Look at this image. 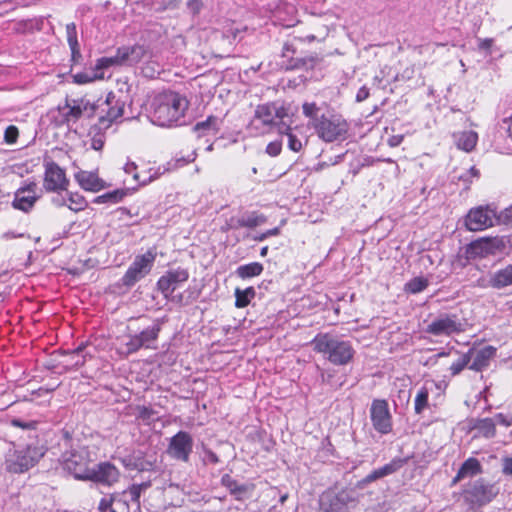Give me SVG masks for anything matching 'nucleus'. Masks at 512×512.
Listing matches in <instances>:
<instances>
[{
  "mask_svg": "<svg viewBox=\"0 0 512 512\" xmlns=\"http://www.w3.org/2000/svg\"><path fill=\"white\" fill-rule=\"evenodd\" d=\"M302 109H303V114L306 117H309L312 119V123L314 122L315 118H319L316 115V112L318 111V107L316 106L315 103H307L306 102L303 104Z\"/></svg>",
  "mask_w": 512,
  "mask_h": 512,
  "instance_id": "47",
  "label": "nucleus"
},
{
  "mask_svg": "<svg viewBox=\"0 0 512 512\" xmlns=\"http://www.w3.org/2000/svg\"><path fill=\"white\" fill-rule=\"evenodd\" d=\"M193 446L192 436L186 431H179L170 438L166 453L174 460L187 463L192 454Z\"/></svg>",
  "mask_w": 512,
  "mask_h": 512,
  "instance_id": "10",
  "label": "nucleus"
},
{
  "mask_svg": "<svg viewBox=\"0 0 512 512\" xmlns=\"http://www.w3.org/2000/svg\"><path fill=\"white\" fill-rule=\"evenodd\" d=\"M43 455V449L34 445L10 451L5 460L6 470L11 473H24L33 467Z\"/></svg>",
  "mask_w": 512,
  "mask_h": 512,
  "instance_id": "6",
  "label": "nucleus"
},
{
  "mask_svg": "<svg viewBox=\"0 0 512 512\" xmlns=\"http://www.w3.org/2000/svg\"><path fill=\"white\" fill-rule=\"evenodd\" d=\"M203 461L205 464H217L219 462V458L213 451L206 449L204 451Z\"/></svg>",
  "mask_w": 512,
  "mask_h": 512,
  "instance_id": "55",
  "label": "nucleus"
},
{
  "mask_svg": "<svg viewBox=\"0 0 512 512\" xmlns=\"http://www.w3.org/2000/svg\"><path fill=\"white\" fill-rule=\"evenodd\" d=\"M113 499H106L103 498L99 503V510L106 511L108 510L112 505Z\"/></svg>",
  "mask_w": 512,
  "mask_h": 512,
  "instance_id": "63",
  "label": "nucleus"
},
{
  "mask_svg": "<svg viewBox=\"0 0 512 512\" xmlns=\"http://www.w3.org/2000/svg\"><path fill=\"white\" fill-rule=\"evenodd\" d=\"M219 127H218V119L217 117L215 116H209L206 120L204 121H201V122H198L195 126H194V130L196 132H207V131H210V130H213V131H218Z\"/></svg>",
  "mask_w": 512,
  "mask_h": 512,
  "instance_id": "35",
  "label": "nucleus"
},
{
  "mask_svg": "<svg viewBox=\"0 0 512 512\" xmlns=\"http://www.w3.org/2000/svg\"><path fill=\"white\" fill-rule=\"evenodd\" d=\"M69 47L71 49L72 61L74 63H78L82 57L81 53H80L79 44H76L75 46H69Z\"/></svg>",
  "mask_w": 512,
  "mask_h": 512,
  "instance_id": "60",
  "label": "nucleus"
},
{
  "mask_svg": "<svg viewBox=\"0 0 512 512\" xmlns=\"http://www.w3.org/2000/svg\"><path fill=\"white\" fill-rule=\"evenodd\" d=\"M467 354L471 356L469 368L474 371H482L489 365L490 360L494 358L496 349L492 346H485L478 350L471 349Z\"/></svg>",
  "mask_w": 512,
  "mask_h": 512,
  "instance_id": "22",
  "label": "nucleus"
},
{
  "mask_svg": "<svg viewBox=\"0 0 512 512\" xmlns=\"http://www.w3.org/2000/svg\"><path fill=\"white\" fill-rule=\"evenodd\" d=\"M67 41L69 46H75L78 43L76 25L69 23L66 25Z\"/></svg>",
  "mask_w": 512,
  "mask_h": 512,
  "instance_id": "45",
  "label": "nucleus"
},
{
  "mask_svg": "<svg viewBox=\"0 0 512 512\" xmlns=\"http://www.w3.org/2000/svg\"><path fill=\"white\" fill-rule=\"evenodd\" d=\"M255 296V290L253 287L246 288L245 290H241L237 288L235 290V305L238 308L246 307L252 298Z\"/></svg>",
  "mask_w": 512,
  "mask_h": 512,
  "instance_id": "32",
  "label": "nucleus"
},
{
  "mask_svg": "<svg viewBox=\"0 0 512 512\" xmlns=\"http://www.w3.org/2000/svg\"><path fill=\"white\" fill-rule=\"evenodd\" d=\"M263 266L258 262H252L246 265H241L237 268L236 273L240 278H250L258 276L262 273Z\"/></svg>",
  "mask_w": 512,
  "mask_h": 512,
  "instance_id": "30",
  "label": "nucleus"
},
{
  "mask_svg": "<svg viewBox=\"0 0 512 512\" xmlns=\"http://www.w3.org/2000/svg\"><path fill=\"white\" fill-rule=\"evenodd\" d=\"M503 247V242L497 238H482L474 241L469 246V254L474 257H486L496 254Z\"/></svg>",
  "mask_w": 512,
  "mask_h": 512,
  "instance_id": "19",
  "label": "nucleus"
},
{
  "mask_svg": "<svg viewBox=\"0 0 512 512\" xmlns=\"http://www.w3.org/2000/svg\"><path fill=\"white\" fill-rule=\"evenodd\" d=\"M312 345L316 352L323 354L334 365H346L354 356V349L350 342L329 334H318L313 339Z\"/></svg>",
  "mask_w": 512,
  "mask_h": 512,
  "instance_id": "3",
  "label": "nucleus"
},
{
  "mask_svg": "<svg viewBox=\"0 0 512 512\" xmlns=\"http://www.w3.org/2000/svg\"><path fill=\"white\" fill-rule=\"evenodd\" d=\"M266 222V217L260 214H257L255 212L250 213L248 215H243L240 218H231L228 226L230 228H241V227H248V228H254L259 225H262Z\"/></svg>",
  "mask_w": 512,
  "mask_h": 512,
  "instance_id": "25",
  "label": "nucleus"
},
{
  "mask_svg": "<svg viewBox=\"0 0 512 512\" xmlns=\"http://www.w3.org/2000/svg\"><path fill=\"white\" fill-rule=\"evenodd\" d=\"M369 97V89L366 86H362L357 94H356V101L362 102L366 100Z\"/></svg>",
  "mask_w": 512,
  "mask_h": 512,
  "instance_id": "59",
  "label": "nucleus"
},
{
  "mask_svg": "<svg viewBox=\"0 0 512 512\" xmlns=\"http://www.w3.org/2000/svg\"><path fill=\"white\" fill-rule=\"evenodd\" d=\"M84 347L79 346L76 350L70 353L72 365L79 367L85 363V355L82 354Z\"/></svg>",
  "mask_w": 512,
  "mask_h": 512,
  "instance_id": "43",
  "label": "nucleus"
},
{
  "mask_svg": "<svg viewBox=\"0 0 512 512\" xmlns=\"http://www.w3.org/2000/svg\"><path fill=\"white\" fill-rule=\"evenodd\" d=\"M401 464L400 461H392L383 467H380L379 470L381 471V474L383 477L390 475L394 472H396L400 468Z\"/></svg>",
  "mask_w": 512,
  "mask_h": 512,
  "instance_id": "49",
  "label": "nucleus"
},
{
  "mask_svg": "<svg viewBox=\"0 0 512 512\" xmlns=\"http://www.w3.org/2000/svg\"><path fill=\"white\" fill-rule=\"evenodd\" d=\"M118 478V469L108 462H103L98 464L96 468L90 469L88 477L85 480H92L102 484L112 485L118 481Z\"/></svg>",
  "mask_w": 512,
  "mask_h": 512,
  "instance_id": "17",
  "label": "nucleus"
},
{
  "mask_svg": "<svg viewBox=\"0 0 512 512\" xmlns=\"http://www.w3.org/2000/svg\"><path fill=\"white\" fill-rule=\"evenodd\" d=\"M68 179L65 171L55 162L45 163L44 183L43 186L48 192H59L66 190Z\"/></svg>",
  "mask_w": 512,
  "mask_h": 512,
  "instance_id": "14",
  "label": "nucleus"
},
{
  "mask_svg": "<svg viewBox=\"0 0 512 512\" xmlns=\"http://www.w3.org/2000/svg\"><path fill=\"white\" fill-rule=\"evenodd\" d=\"M138 417L144 421L153 419L154 411L146 406L137 407Z\"/></svg>",
  "mask_w": 512,
  "mask_h": 512,
  "instance_id": "53",
  "label": "nucleus"
},
{
  "mask_svg": "<svg viewBox=\"0 0 512 512\" xmlns=\"http://www.w3.org/2000/svg\"><path fill=\"white\" fill-rule=\"evenodd\" d=\"M37 421H23L20 419H12L11 425L21 429L34 430L37 427Z\"/></svg>",
  "mask_w": 512,
  "mask_h": 512,
  "instance_id": "46",
  "label": "nucleus"
},
{
  "mask_svg": "<svg viewBox=\"0 0 512 512\" xmlns=\"http://www.w3.org/2000/svg\"><path fill=\"white\" fill-rule=\"evenodd\" d=\"M490 285L497 289L512 285V264L494 273Z\"/></svg>",
  "mask_w": 512,
  "mask_h": 512,
  "instance_id": "28",
  "label": "nucleus"
},
{
  "mask_svg": "<svg viewBox=\"0 0 512 512\" xmlns=\"http://www.w3.org/2000/svg\"><path fill=\"white\" fill-rule=\"evenodd\" d=\"M313 127L318 137L324 142L330 143L344 139L348 133V122L338 114H322L315 118Z\"/></svg>",
  "mask_w": 512,
  "mask_h": 512,
  "instance_id": "5",
  "label": "nucleus"
},
{
  "mask_svg": "<svg viewBox=\"0 0 512 512\" xmlns=\"http://www.w3.org/2000/svg\"><path fill=\"white\" fill-rule=\"evenodd\" d=\"M403 141L402 135H393L388 139V145L390 147H397L399 146Z\"/></svg>",
  "mask_w": 512,
  "mask_h": 512,
  "instance_id": "61",
  "label": "nucleus"
},
{
  "mask_svg": "<svg viewBox=\"0 0 512 512\" xmlns=\"http://www.w3.org/2000/svg\"><path fill=\"white\" fill-rule=\"evenodd\" d=\"M502 472L505 475H512V457L503 459Z\"/></svg>",
  "mask_w": 512,
  "mask_h": 512,
  "instance_id": "58",
  "label": "nucleus"
},
{
  "mask_svg": "<svg viewBox=\"0 0 512 512\" xmlns=\"http://www.w3.org/2000/svg\"><path fill=\"white\" fill-rule=\"evenodd\" d=\"M360 494L354 488L329 490L322 494L320 505L324 512H351L356 508Z\"/></svg>",
  "mask_w": 512,
  "mask_h": 512,
  "instance_id": "4",
  "label": "nucleus"
},
{
  "mask_svg": "<svg viewBox=\"0 0 512 512\" xmlns=\"http://www.w3.org/2000/svg\"><path fill=\"white\" fill-rule=\"evenodd\" d=\"M73 82L76 84H87L93 82L96 79L103 78V75H97L96 73L80 72L72 76Z\"/></svg>",
  "mask_w": 512,
  "mask_h": 512,
  "instance_id": "41",
  "label": "nucleus"
},
{
  "mask_svg": "<svg viewBox=\"0 0 512 512\" xmlns=\"http://www.w3.org/2000/svg\"><path fill=\"white\" fill-rule=\"evenodd\" d=\"M471 430L477 431V435L490 439L496 435L495 420L492 418H474L469 421Z\"/></svg>",
  "mask_w": 512,
  "mask_h": 512,
  "instance_id": "24",
  "label": "nucleus"
},
{
  "mask_svg": "<svg viewBox=\"0 0 512 512\" xmlns=\"http://www.w3.org/2000/svg\"><path fill=\"white\" fill-rule=\"evenodd\" d=\"M126 196V190L117 189L111 192H107L94 199V203H119Z\"/></svg>",
  "mask_w": 512,
  "mask_h": 512,
  "instance_id": "31",
  "label": "nucleus"
},
{
  "mask_svg": "<svg viewBox=\"0 0 512 512\" xmlns=\"http://www.w3.org/2000/svg\"><path fill=\"white\" fill-rule=\"evenodd\" d=\"M189 274L184 269L172 270L160 277L157 282L158 289L168 297L172 294L179 283L188 280Z\"/></svg>",
  "mask_w": 512,
  "mask_h": 512,
  "instance_id": "18",
  "label": "nucleus"
},
{
  "mask_svg": "<svg viewBox=\"0 0 512 512\" xmlns=\"http://www.w3.org/2000/svg\"><path fill=\"white\" fill-rule=\"evenodd\" d=\"M68 203L66 204L69 209L73 211H81L84 210L87 206L86 200L83 196L77 194V193H71L67 199Z\"/></svg>",
  "mask_w": 512,
  "mask_h": 512,
  "instance_id": "34",
  "label": "nucleus"
},
{
  "mask_svg": "<svg viewBox=\"0 0 512 512\" xmlns=\"http://www.w3.org/2000/svg\"><path fill=\"white\" fill-rule=\"evenodd\" d=\"M89 459L85 450H70L62 455V463L65 470L73 474L76 479L85 480L90 470Z\"/></svg>",
  "mask_w": 512,
  "mask_h": 512,
  "instance_id": "11",
  "label": "nucleus"
},
{
  "mask_svg": "<svg viewBox=\"0 0 512 512\" xmlns=\"http://www.w3.org/2000/svg\"><path fill=\"white\" fill-rule=\"evenodd\" d=\"M189 107L186 97L173 91L156 95L152 102V121L161 127H170L181 120Z\"/></svg>",
  "mask_w": 512,
  "mask_h": 512,
  "instance_id": "1",
  "label": "nucleus"
},
{
  "mask_svg": "<svg viewBox=\"0 0 512 512\" xmlns=\"http://www.w3.org/2000/svg\"><path fill=\"white\" fill-rule=\"evenodd\" d=\"M63 122L76 123L80 118L92 117L96 112V106L85 98L66 99L63 106H59Z\"/></svg>",
  "mask_w": 512,
  "mask_h": 512,
  "instance_id": "9",
  "label": "nucleus"
},
{
  "mask_svg": "<svg viewBox=\"0 0 512 512\" xmlns=\"http://www.w3.org/2000/svg\"><path fill=\"white\" fill-rule=\"evenodd\" d=\"M119 52L120 66H133L141 62L148 55V49L139 44L122 46Z\"/></svg>",
  "mask_w": 512,
  "mask_h": 512,
  "instance_id": "21",
  "label": "nucleus"
},
{
  "mask_svg": "<svg viewBox=\"0 0 512 512\" xmlns=\"http://www.w3.org/2000/svg\"><path fill=\"white\" fill-rule=\"evenodd\" d=\"M287 117V110L282 105L277 103L260 104L254 111L249 127L260 134L268 133L276 128L282 134L284 130H288V124L285 121Z\"/></svg>",
  "mask_w": 512,
  "mask_h": 512,
  "instance_id": "2",
  "label": "nucleus"
},
{
  "mask_svg": "<svg viewBox=\"0 0 512 512\" xmlns=\"http://www.w3.org/2000/svg\"><path fill=\"white\" fill-rule=\"evenodd\" d=\"M222 484L226 486L232 493H240L245 491L243 487L238 486L235 480H233L229 475H224L221 479Z\"/></svg>",
  "mask_w": 512,
  "mask_h": 512,
  "instance_id": "44",
  "label": "nucleus"
},
{
  "mask_svg": "<svg viewBox=\"0 0 512 512\" xmlns=\"http://www.w3.org/2000/svg\"><path fill=\"white\" fill-rule=\"evenodd\" d=\"M428 286V281L421 277H416L410 280L406 286V291L416 294L423 291Z\"/></svg>",
  "mask_w": 512,
  "mask_h": 512,
  "instance_id": "36",
  "label": "nucleus"
},
{
  "mask_svg": "<svg viewBox=\"0 0 512 512\" xmlns=\"http://www.w3.org/2000/svg\"><path fill=\"white\" fill-rule=\"evenodd\" d=\"M75 179L87 191L97 192L105 187V182L94 172L79 171L75 174Z\"/></svg>",
  "mask_w": 512,
  "mask_h": 512,
  "instance_id": "23",
  "label": "nucleus"
},
{
  "mask_svg": "<svg viewBox=\"0 0 512 512\" xmlns=\"http://www.w3.org/2000/svg\"><path fill=\"white\" fill-rule=\"evenodd\" d=\"M465 331V323L456 314L442 313L431 320L426 332L436 337L451 336Z\"/></svg>",
  "mask_w": 512,
  "mask_h": 512,
  "instance_id": "8",
  "label": "nucleus"
},
{
  "mask_svg": "<svg viewBox=\"0 0 512 512\" xmlns=\"http://www.w3.org/2000/svg\"><path fill=\"white\" fill-rule=\"evenodd\" d=\"M160 330L161 326L157 323L137 334L142 343V347L155 349L156 346H153L152 344L157 340Z\"/></svg>",
  "mask_w": 512,
  "mask_h": 512,
  "instance_id": "29",
  "label": "nucleus"
},
{
  "mask_svg": "<svg viewBox=\"0 0 512 512\" xmlns=\"http://www.w3.org/2000/svg\"><path fill=\"white\" fill-rule=\"evenodd\" d=\"M156 256L155 249H149L144 254L137 255L123 275L122 284L131 287L148 275L154 265Z\"/></svg>",
  "mask_w": 512,
  "mask_h": 512,
  "instance_id": "7",
  "label": "nucleus"
},
{
  "mask_svg": "<svg viewBox=\"0 0 512 512\" xmlns=\"http://www.w3.org/2000/svg\"><path fill=\"white\" fill-rule=\"evenodd\" d=\"M370 418L373 427L381 434H387L392 430V417L386 400L375 399L370 408Z\"/></svg>",
  "mask_w": 512,
  "mask_h": 512,
  "instance_id": "13",
  "label": "nucleus"
},
{
  "mask_svg": "<svg viewBox=\"0 0 512 512\" xmlns=\"http://www.w3.org/2000/svg\"><path fill=\"white\" fill-rule=\"evenodd\" d=\"M497 221H501L506 225L512 226V206L501 212L497 217Z\"/></svg>",
  "mask_w": 512,
  "mask_h": 512,
  "instance_id": "54",
  "label": "nucleus"
},
{
  "mask_svg": "<svg viewBox=\"0 0 512 512\" xmlns=\"http://www.w3.org/2000/svg\"><path fill=\"white\" fill-rule=\"evenodd\" d=\"M282 134H286L288 138V147L290 150L294 152H299L302 147V141L297 137L295 133L292 132L291 128L288 126V130H284Z\"/></svg>",
  "mask_w": 512,
  "mask_h": 512,
  "instance_id": "40",
  "label": "nucleus"
},
{
  "mask_svg": "<svg viewBox=\"0 0 512 512\" xmlns=\"http://www.w3.org/2000/svg\"><path fill=\"white\" fill-rule=\"evenodd\" d=\"M454 137L457 147L466 152L472 151L478 140L477 133L471 130L455 134Z\"/></svg>",
  "mask_w": 512,
  "mask_h": 512,
  "instance_id": "27",
  "label": "nucleus"
},
{
  "mask_svg": "<svg viewBox=\"0 0 512 512\" xmlns=\"http://www.w3.org/2000/svg\"><path fill=\"white\" fill-rule=\"evenodd\" d=\"M471 361V356L469 354H463L461 357L452 363L450 366V371L453 376L458 375L465 367L469 365Z\"/></svg>",
  "mask_w": 512,
  "mask_h": 512,
  "instance_id": "38",
  "label": "nucleus"
},
{
  "mask_svg": "<svg viewBox=\"0 0 512 512\" xmlns=\"http://www.w3.org/2000/svg\"><path fill=\"white\" fill-rule=\"evenodd\" d=\"M497 221L496 212L490 207L479 206L469 211L466 216L465 225L470 231H482L492 227Z\"/></svg>",
  "mask_w": 512,
  "mask_h": 512,
  "instance_id": "12",
  "label": "nucleus"
},
{
  "mask_svg": "<svg viewBox=\"0 0 512 512\" xmlns=\"http://www.w3.org/2000/svg\"><path fill=\"white\" fill-rule=\"evenodd\" d=\"M17 137H18V129L13 125L8 126L5 130V135H4L5 141L7 143L11 144V143L16 142Z\"/></svg>",
  "mask_w": 512,
  "mask_h": 512,
  "instance_id": "51",
  "label": "nucleus"
},
{
  "mask_svg": "<svg viewBox=\"0 0 512 512\" xmlns=\"http://www.w3.org/2000/svg\"><path fill=\"white\" fill-rule=\"evenodd\" d=\"M480 471H481V465H480L479 461L475 458H469L462 464V466L458 470L457 475L453 479V484H455L467 477H472V476L480 473Z\"/></svg>",
  "mask_w": 512,
  "mask_h": 512,
  "instance_id": "26",
  "label": "nucleus"
},
{
  "mask_svg": "<svg viewBox=\"0 0 512 512\" xmlns=\"http://www.w3.org/2000/svg\"><path fill=\"white\" fill-rule=\"evenodd\" d=\"M492 419L495 420V425L501 424L505 427H509L512 425V416L511 415H505L503 413H498Z\"/></svg>",
  "mask_w": 512,
  "mask_h": 512,
  "instance_id": "52",
  "label": "nucleus"
},
{
  "mask_svg": "<svg viewBox=\"0 0 512 512\" xmlns=\"http://www.w3.org/2000/svg\"><path fill=\"white\" fill-rule=\"evenodd\" d=\"M429 390L422 387L418 390L414 400V410L416 414H421L428 407Z\"/></svg>",
  "mask_w": 512,
  "mask_h": 512,
  "instance_id": "33",
  "label": "nucleus"
},
{
  "mask_svg": "<svg viewBox=\"0 0 512 512\" xmlns=\"http://www.w3.org/2000/svg\"><path fill=\"white\" fill-rule=\"evenodd\" d=\"M37 189V184L34 182L19 188L15 193V197L12 203L13 207L15 209L28 212L39 198Z\"/></svg>",
  "mask_w": 512,
  "mask_h": 512,
  "instance_id": "15",
  "label": "nucleus"
},
{
  "mask_svg": "<svg viewBox=\"0 0 512 512\" xmlns=\"http://www.w3.org/2000/svg\"><path fill=\"white\" fill-rule=\"evenodd\" d=\"M282 150V143L280 141L270 142L266 147V152L272 156H278Z\"/></svg>",
  "mask_w": 512,
  "mask_h": 512,
  "instance_id": "50",
  "label": "nucleus"
},
{
  "mask_svg": "<svg viewBox=\"0 0 512 512\" xmlns=\"http://www.w3.org/2000/svg\"><path fill=\"white\" fill-rule=\"evenodd\" d=\"M149 487L147 483L134 484L124 493L130 497L132 502L138 503L141 493Z\"/></svg>",
  "mask_w": 512,
  "mask_h": 512,
  "instance_id": "39",
  "label": "nucleus"
},
{
  "mask_svg": "<svg viewBox=\"0 0 512 512\" xmlns=\"http://www.w3.org/2000/svg\"><path fill=\"white\" fill-rule=\"evenodd\" d=\"M493 44V39L491 38H485V39H479L478 47L481 50H489Z\"/></svg>",
  "mask_w": 512,
  "mask_h": 512,
  "instance_id": "62",
  "label": "nucleus"
},
{
  "mask_svg": "<svg viewBox=\"0 0 512 512\" xmlns=\"http://www.w3.org/2000/svg\"><path fill=\"white\" fill-rule=\"evenodd\" d=\"M142 348V343L137 335L130 336L128 340L122 344L121 350L123 353L131 354Z\"/></svg>",
  "mask_w": 512,
  "mask_h": 512,
  "instance_id": "37",
  "label": "nucleus"
},
{
  "mask_svg": "<svg viewBox=\"0 0 512 512\" xmlns=\"http://www.w3.org/2000/svg\"><path fill=\"white\" fill-rule=\"evenodd\" d=\"M113 65L120 66L118 50L116 51V54L112 57H103V58L98 59L97 64H96V69L108 68Z\"/></svg>",
  "mask_w": 512,
  "mask_h": 512,
  "instance_id": "42",
  "label": "nucleus"
},
{
  "mask_svg": "<svg viewBox=\"0 0 512 512\" xmlns=\"http://www.w3.org/2000/svg\"><path fill=\"white\" fill-rule=\"evenodd\" d=\"M466 494L471 502L481 506L489 503L497 495V491L493 485L477 480L467 490Z\"/></svg>",
  "mask_w": 512,
  "mask_h": 512,
  "instance_id": "16",
  "label": "nucleus"
},
{
  "mask_svg": "<svg viewBox=\"0 0 512 512\" xmlns=\"http://www.w3.org/2000/svg\"><path fill=\"white\" fill-rule=\"evenodd\" d=\"M187 7L193 14H198L203 7V3L201 0H189Z\"/></svg>",
  "mask_w": 512,
  "mask_h": 512,
  "instance_id": "56",
  "label": "nucleus"
},
{
  "mask_svg": "<svg viewBox=\"0 0 512 512\" xmlns=\"http://www.w3.org/2000/svg\"><path fill=\"white\" fill-rule=\"evenodd\" d=\"M133 177H134L135 180L141 182L142 184H147V183L151 182L153 180V178H154V176H152V175L149 176V177H142L138 173H135Z\"/></svg>",
  "mask_w": 512,
  "mask_h": 512,
  "instance_id": "64",
  "label": "nucleus"
},
{
  "mask_svg": "<svg viewBox=\"0 0 512 512\" xmlns=\"http://www.w3.org/2000/svg\"><path fill=\"white\" fill-rule=\"evenodd\" d=\"M317 58L315 57H308V58H299L296 59V62L294 64V68H306L310 69L313 68L316 64Z\"/></svg>",
  "mask_w": 512,
  "mask_h": 512,
  "instance_id": "48",
  "label": "nucleus"
},
{
  "mask_svg": "<svg viewBox=\"0 0 512 512\" xmlns=\"http://www.w3.org/2000/svg\"><path fill=\"white\" fill-rule=\"evenodd\" d=\"M104 105L106 106V110L103 108L102 112H105V115L100 116L99 123L101 127L107 128L112 122L122 117L124 112V103L116 100L114 95L109 94Z\"/></svg>",
  "mask_w": 512,
  "mask_h": 512,
  "instance_id": "20",
  "label": "nucleus"
},
{
  "mask_svg": "<svg viewBox=\"0 0 512 512\" xmlns=\"http://www.w3.org/2000/svg\"><path fill=\"white\" fill-rule=\"evenodd\" d=\"M382 477H383V475L381 474V471H380V470H379V468H378V469H376V470L372 471L370 474H368V475H367V476L362 480V482H361V483H365V484H367V483H371V482H373V481H375V480H377V479H380V478H382Z\"/></svg>",
  "mask_w": 512,
  "mask_h": 512,
  "instance_id": "57",
  "label": "nucleus"
}]
</instances>
